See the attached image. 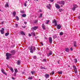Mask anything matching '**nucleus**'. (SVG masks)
Returning a JSON list of instances; mask_svg holds the SVG:
<instances>
[{
	"label": "nucleus",
	"instance_id": "3",
	"mask_svg": "<svg viewBox=\"0 0 80 80\" xmlns=\"http://www.w3.org/2000/svg\"><path fill=\"white\" fill-rule=\"evenodd\" d=\"M73 67L74 68L75 73H77V68L76 67V66H73Z\"/></svg>",
	"mask_w": 80,
	"mask_h": 80
},
{
	"label": "nucleus",
	"instance_id": "61",
	"mask_svg": "<svg viewBox=\"0 0 80 80\" xmlns=\"http://www.w3.org/2000/svg\"><path fill=\"white\" fill-rule=\"evenodd\" d=\"M28 0V1H29V0Z\"/></svg>",
	"mask_w": 80,
	"mask_h": 80
},
{
	"label": "nucleus",
	"instance_id": "63",
	"mask_svg": "<svg viewBox=\"0 0 80 80\" xmlns=\"http://www.w3.org/2000/svg\"><path fill=\"white\" fill-rule=\"evenodd\" d=\"M0 11H1V10H0Z\"/></svg>",
	"mask_w": 80,
	"mask_h": 80
},
{
	"label": "nucleus",
	"instance_id": "27",
	"mask_svg": "<svg viewBox=\"0 0 80 80\" xmlns=\"http://www.w3.org/2000/svg\"><path fill=\"white\" fill-rule=\"evenodd\" d=\"M8 35H9V33H6L5 34V36H6V37H7Z\"/></svg>",
	"mask_w": 80,
	"mask_h": 80
},
{
	"label": "nucleus",
	"instance_id": "12",
	"mask_svg": "<svg viewBox=\"0 0 80 80\" xmlns=\"http://www.w3.org/2000/svg\"><path fill=\"white\" fill-rule=\"evenodd\" d=\"M44 76H45V77L46 78H48L50 77V76L49 75V74H45Z\"/></svg>",
	"mask_w": 80,
	"mask_h": 80
},
{
	"label": "nucleus",
	"instance_id": "8",
	"mask_svg": "<svg viewBox=\"0 0 80 80\" xmlns=\"http://www.w3.org/2000/svg\"><path fill=\"white\" fill-rule=\"evenodd\" d=\"M54 23L55 26H57V21L55 19H54V21L52 22V23Z\"/></svg>",
	"mask_w": 80,
	"mask_h": 80
},
{
	"label": "nucleus",
	"instance_id": "18",
	"mask_svg": "<svg viewBox=\"0 0 80 80\" xmlns=\"http://www.w3.org/2000/svg\"><path fill=\"white\" fill-rule=\"evenodd\" d=\"M49 6H47V7L48 8V9H50V7H51V5L50 4H49Z\"/></svg>",
	"mask_w": 80,
	"mask_h": 80
},
{
	"label": "nucleus",
	"instance_id": "60",
	"mask_svg": "<svg viewBox=\"0 0 80 80\" xmlns=\"http://www.w3.org/2000/svg\"><path fill=\"white\" fill-rule=\"evenodd\" d=\"M61 7H63V6L61 5Z\"/></svg>",
	"mask_w": 80,
	"mask_h": 80
},
{
	"label": "nucleus",
	"instance_id": "22",
	"mask_svg": "<svg viewBox=\"0 0 80 80\" xmlns=\"http://www.w3.org/2000/svg\"><path fill=\"white\" fill-rule=\"evenodd\" d=\"M31 35H32L35 36V32H32L31 33Z\"/></svg>",
	"mask_w": 80,
	"mask_h": 80
},
{
	"label": "nucleus",
	"instance_id": "29",
	"mask_svg": "<svg viewBox=\"0 0 80 80\" xmlns=\"http://www.w3.org/2000/svg\"><path fill=\"white\" fill-rule=\"evenodd\" d=\"M27 1H25V3L24 4L25 7H27Z\"/></svg>",
	"mask_w": 80,
	"mask_h": 80
},
{
	"label": "nucleus",
	"instance_id": "21",
	"mask_svg": "<svg viewBox=\"0 0 80 80\" xmlns=\"http://www.w3.org/2000/svg\"><path fill=\"white\" fill-rule=\"evenodd\" d=\"M16 15V12L14 11L13 12V16L15 17V15Z\"/></svg>",
	"mask_w": 80,
	"mask_h": 80
},
{
	"label": "nucleus",
	"instance_id": "13",
	"mask_svg": "<svg viewBox=\"0 0 80 80\" xmlns=\"http://www.w3.org/2000/svg\"><path fill=\"white\" fill-rule=\"evenodd\" d=\"M38 27H34L32 28V29L34 30H36L37 29H38Z\"/></svg>",
	"mask_w": 80,
	"mask_h": 80
},
{
	"label": "nucleus",
	"instance_id": "19",
	"mask_svg": "<svg viewBox=\"0 0 80 80\" xmlns=\"http://www.w3.org/2000/svg\"><path fill=\"white\" fill-rule=\"evenodd\" d=\"M11 71V72H14V71L13 70V68H12V67H10V68H9Z\"/></svg>",
	"mask_w": 80,
	"mask_h": 80
},
{
	"label": "nucleus",
	"instance_id": "25",
	"mask_svg": "<svg viewBox=\"0 0 80 80\" xmlns=\"http://www.w3.org/2000/svg\"><path fill=\"white\" fill-rule=\"evenodd\" d=\"M20 64V61L18 60L17 63V65H19Z\"/></svg>",
	"mask_w": 80,
	"mask_h": 80
},
{
	"label": "nucleus",
	"instance_id": "36",
	"mask_svg": "<svg viewBox=\"0 0 80 80\" xmlns=\"http://www.w3.org/2000/svg\"><path fill=\"white\" fill-rule=\"evenodd\" d=\"M16 20H19V18H18V17L16 16Z\"/></svg>",
	"mask_w": 80,
	"mask_h": 80
},
{
	"label": "nucleus",
	"instance_id": "37",
	"mask_svg": "<svg viewBox=\"0 0 80 80\" xmlns=\"http://www.w3.org/2000/svg\"><path fill=\"white\" fill-rule=\"evenodd\" d=\"M20 12L22 13H25V11H21Z\"/></svg>",
	"mask_w": 80,
	"mask_h": 80
},
{
	"label": "nucleus",
	"instance_id": "4",
	"mask_svg": "<svg viewBox=\"0 0 80 80\" xmlns=\"http://www.w3.org/2000/svg\"><path fill=\"white\" fill-rule=\"evenodd\" d=\"M29 49L30 50L31 53H33V47H32V46H31L30 48H29Z\"/></svg>",
	"mask_w": 80,
	"mask_h": 80
},
{
	"label": "nucleus",
	"instance_id": "46",
	"mask_svg": "<svg viewBox=\"0 0 80 80\" xmlns=\"http://www.w3.org/2000/svg\"><path fill=\"white\" fill-rule=\"evenodd\" d=\"M70 49L71 51H73V48H70Z\"/></svg>",
	"mask_w": 80,
	"mask_h": 80
},
{
	"label": "nucleus",
	"instance_id": "35",
	"mask_svg": "<svg viewBox=\"0 0 80 80\" xmlns=\"http://www.w3.org/2000/svg\"><path fill=\"white\" fill-rule=\"evenodd\" d=\"M54 71H53L52 72V73H50V75H53V74H54Z\"/></svg>",
	"mask_w": 80,
	"mask_h": 80
},
{
	"label": "nucleus",
	"instance_id": "62",
	"mask_svg": "<svg viewBox=\"0 0 80 80\" xmlns=\"http://www.w3.org/2000/svg\"><path fill=\"white\" fill-rule=\"evenodd\" d=\"M33 32H34V31L33 30Z\"/></svg>",
	"mask_w": 80,
	"mask_h": 80
},
{
	"label": "nucleus",
	"instance_id": "5",
	"mask_svg": "<svg viewBox=\"0 0 80 80\" xmlns=\"http://www.w3.org/2000/svg\"><path fill=\"white\" fill-rule=\"evenodd\" d=\"M49 41L50 43L52 44V38L51 37H49Z\"/></svg>",
	"mask_w": 80,
	"mask_h": 80
},
{
	"label": "nucleus",
	"instance_id": "41",
	"mask_svg": "<svg viewBox=\"0 0 80 80\" xmlns=\"http://www.w3.org/2000/svg\"><path fill=\"white\" fill-rule=\"evenodd\" d=\"M37 22H38V21L37 20H36L34 22V23H37Z\"/></svg>",
	"mask_w": 80,
	"mask_h": 80
},
{
	"label": "nucleus",
	"instance_id": "40",
	"mask_svg": "<svg viewBox=\"0 0 80 80\" xmlns=\"http://www.w3.org/2000/svg\"><path fill=\"white\" fill-rule=\"evenodd\" d=\"M74 62L75 63H77V59H75Z\"/></svg>",
	"mask_w": 80,
	"mask_h": 80
},
{
	"label": "nucleus",
	"instance_id": "17",
	"mask_svg": "<svg viewBox=\"0 0 80 80\" xmlns=\"http://www.w3.org/2000/svg\"><path fill=\"white\" fill-rule=\"evenodd\" d=\"M42 27L43 30H45V27L44 24H42Z\"/></svg>",
	"mask_w": 80,
	"mask_h": 80
},
{
	"label": "nucleus",
	"instance_id": "26",
	"mask_svg": "<svg viewBox=\"0 0 80 80\" xmlns=\"http://www.w3.org/2000/svg\"><path fill=\"white\" fill-rule=\"evenodd\" d=\"M27 16V15L25 14H23L22 15V17H25Z\"/></svg>",
	"mask_w": 80,
	"mask_h": 80
},
{
	"label": "nucleus",
	"instance_id": "7",
	"mask_svg": "<svg viewBox=\"0 0 80 80\" xmlns=\"http://www.w3.org/2000/svg\"><path fill=\"white\" fill-rule=\"evenodd\" d=\"M52 55V52L51 51H49V52L48 54H47V55L48 57H49L50 55Z\"/></svg>",
	"mask_w": 80,
	"mask_h": 80
},
{
	"label": "nucleus",
	"instance_id": "59",
	"mask_svg": "<svg viewBox=\"0 0 80 80\" xmlns=\"http://www.w3.org/2000/svg\"><path fill=\"white\" fill-rule=\"evenodd\" d=\"M68 67H70V66H68Z\"/></svg>",
	"mask_w": 80,
	"mask_h": 80
},
{
	"label": "nucleus",
	"instance_id": "15",
	"mask_svg": "<svg viewBox=\"0 0 80 80\" xmlns=\"http://www.w3.org/2000/svg\"><path fill=\"white\" fill-rule=\"evenodd\" d=\"M73 45L74 47H77V42L76 41H74L73 42Z\"/></svg>",
	"mask_w": 80,
	"mask_h": 80
},
{
	"label": "nucleus",
	"instance_id": "51",
	"mask_svg": "<svg viewBox=\"0 0 80 80\" xmlns=\"http://www.w3.org/2000/svg\"><path fill=\"white\" fill-rule=\"evenodd\" d=\"M41 44L42 46L43 45V44L42 42L41 43Z\"/></svg>",
	"mask_w": 80,
	"mask_h": 80
},
{
	"label": "nucleus",
	"instance_id": "47",
	"mask_svg": "<svg viewBox=\"0 0 80 80\" xmlns=\"http://www.w3.org/2000/svg\"><path fill=\"white\" fill-rule=\"evenodd\" d=\"M33 58H34V59H35L36 58V56H34Z\"/></svg>",
	"mask_w": 80,
	"mask_h": 80
},
{
	"label": "nucleus",
	"instance_id": "1",
	"mask_svg": "<svg viewBox=\"0 0 80 80\" xmlns=\"http://www.w3.org/2000/svg\"><path fill=\"white\" fill-rule=\"evenodd\" d=\"M10 52L11 54H10L8 52L6 53V55L7 57V60H8L11 56H12V55H15V53H16V52L15 51V50H12L10 51Z\"/></svg>",
	"mask_w": 80,
	"mask_h": 80
},
{
	"label": "nucleus",
	"instance_id": "31",
	"mask_svg": "<svg viewBox=\"0 0 80 80\" xmlns=\"http://www.w3.org/2000/svg\"><path fill=\"white\" fill-rule=\"evenodd\" d=\"M59 35H63V32H61Z\"/></svg>",
	"mask_w": 80,
	"mask_h": 80
},
{
	"label": "nucleus",
	"instance_id": "42",
	"mask_svg": "<svg viewBox=\"0 0 80 80\" xmlns=\"http://www.w3.org/2000/svg\"><path fill=\"white\" fill-rule=\"evenodd\" d=\"M41 17H42V14H40V17H39V18H41Z\"/></svg>",
	"mask_w": 80,
	"mask_h": 80
},
{
	"label": "nucleus",
	"instance_id": "49",
	"mask_svg": "<svg viewBox=\"0 0 80 80\" xmlns=\"http://www.w3.org/2000/svg\"><path fill=\"white\" fill-rule=\"evenodd\" d=\"M1 24H2V25L3 24V22H1Z\"/></svg>",
	"mask_w": 80,
	"mask_h": 80
},
{
	"label": "nucleus",
	"instance_id": "43",
	"mask_svg": "<svg viewBox=\"0 0 80 80\" xmlns=\"http://www.w3.org/2000/svg\"><path fill=\"white\" fill-rule=\"evenodd\" d=\"M16 27H18V24H15Z\"/></svg>",
	"mask_w": 80,
	"mask_h": 80
},
{
	"label": "nucleus",
	"instance_id": "14",
	"mask_svg": "<svg viewBox=\"0 0 80 80\" xmlns=\"http://www.w3.org/2000/svg\"><path fill=\"white\" fill-rule=\"evenodd\" d=\"M5 7L6 8H7V7L8 8L9 7V5H8V2L6 3V4L5 5Z\"/></svg>",
	"mask_w": 80,
	"mask_h": 80
},
{
	"label": "nucleus",
	"instance_id": "24",
	"mask_svg": "<svg viewBox=\"0 0 80 80\" xmlns=\"http://www.w3.org/2000/svg\"><path fill=\"white\" fill-rule=\"evenodd\" d=\"M20 33L21 34V35H25V33L23 32V31H21L20 32Z\"/></svg>",
	"mask_w": 80,
	"mask_h": 80
},
{
	"label": "nucleus",
	"instance_id": "34",
	"mask_svg": "<svg viewBox=\"0 0 80 80\" xmlns=\"http://www.w3.org/2000/svg\"><path fill=\"white\" fill-rule=\"evenodd\" d=\"M42 62H47V59H43L42 60Z\"/></svg>",
	"mask_w": 80,
	"mask_h": 80
},
{
	"label": "nucleus",
	"instance_id": "48",
	"mask_svg": "<svg viewBox=\"0 0 80 80\" xmlns=\"http://www.w3.org/2000/svg\"><path fill=\"white\" fill-rule=\"evenodd\" d=\"M33 50H34V51H35V47H34L33 48Z\"/></svg>",
	"mask_w": 80,
	"mask_h": 80
},
{
	"label": "nucleus",
	"instance_id": "32",
	"mask_svg": "<svg viewBox=\"0 0 80 80\" xmlns=\"http://www.w3.org/2000/svg\"><path fill=\"white\" fill-rule=\"evenodd\" d=\"M41 69H44V70H46V68H44L42 66H41L40 67Z\"/></svg>",
	"mask_w": 80,
	"mask_h": 80
},
{
	"label": "nucleus",
	"instance_id": "64",
	"mask_svg": "<svg viewBox=\"0 0 80 80\" xmlns=\"http://www.w3.org/2000/svg\"><path fill=\"white\" fill-rule=\"evenodd\" d=\"M16 75V74L15 75V76Z\"/></svg>",
	"mask_w": 80,
	"mask_h": 80
},
{
	"label": "nucleus",
	"instance_id": "56",
	"mask_svg": "<svg viewBox=\"0 0 80 80\" xmlns=\"http://www.w3.org/2000/svg\"><path fill=\"white\" fill-rule=\"evenodd\" d=\"M22 74H24V72H22Z\"/></svg>",
	"mask_w": 80,
	"mask_h": 80
},
{
	"label": "nucleus",
	"instance_id": "50",
	"mask_svg": "<svg viewBox=\"0 0 80 80\" xmlns=\"http://www.w3.org/2000/svg\"><path fill=\"white\" fill-rule=\"evenodd\" d=\"M24 23L25 24H27V22H24Z\"/></svg>",
	"mask_w": 80,
	"mask_h": 80
},
{
	"label": "nucleus",
	"instance_id": "30",
	"mask_svg": "<svg viewBox=\"0 0 80 80\" xmlns=\"http://www.w3.org/2000/svg\"><path fill=\"white\" fill-rule=\"evenodd\" d=\"M15 73H17V72H18V70H17V69L15 68Z\"/></svg>",
	"mask_w": 80,
	"mask_h": 80
},
{
	"label": "nucleus",
	"instance_id": "58",
	"mask_svg": "<svg viewBox=\"0 0 80 80\" xmlns=\"http://www.w3.org/2000/svg\"><path fill=\"white\" fill-rule=\"evenodd\" d=\"M58 63H59V61H58Z\"/></svg>",
	"mask_w": 80,
	"mask_h": 80
},
{
	"label": "nucleus",
	"instance_id": "2",
	"mask_svg": "<svg viewBox=\"0 0 80 80\" xmlns=\"http://www.w3.org/2000/svg\"><path fill=\"white\" fill-rule=\"evenodd\" d=\"M78 7V6L77 5H74L73 6V8H72V10H73V11H75V8H77Z\"/></svg>",
	"mask_w": 80,
	"mask_h": 80
},
{
	"label": "nucleus",
	"instance_id": "16",
	"mask_svg": "<svg viewBox=\"0 0 80 80\" xmlns=\"http://www.w3.org/2000/svg\"><path fill=\"white\" fill-rule=\"evenodd\" d=\"M1 71L2 73H3V74H4L5 75H6V73L5 72V71H4V70L3 69H2Z\"/></svg>",
	"mask_w": 80,
	"mask_h": 80
},
{
	"label": "nucleus",
	"instance_id": "53",
	"mask_svg": "<svg viewBox=\"0 0 80 80\" xmlns=\"http://www.w3.org/2000/svg\"><path fill=\"white\" fill-rule=\"evenodd\" d=\"M39 12H42V11L41 10H40Z\"/></svg>",
	"mask_w": 80,
	"mask_h": 80
},
{
	"label": "nucleus",
	"instance_id": "39",
	"mask_svg": "<svg viewBox=\"0 0 80 80\" xmlns=\"http://www.w3.org/2000/svg\"><path fill=\"white\" fill-rule=\"evenodd\" d=\"M59 11L60 12H62L63 11V9H59Z\"/></svg>",
	"mask_w": 80,
	"mask_h": 80
},
{
	"label": "nucleus",
	"instance_id": "6",
	"mask_svg": "<svg viewBox=\"0 0 80 80\" xmlns=\"http://www.w3.org/2000/svg\"><path fill=\"white\" fill-rule=\"evenodd\" d=\"M4 31H5V29H4V28H2L1 30H0L1 33V34H4Z\"/></svg>",
	"mask_w": 80,
	"mask_h": 80
},
{
	"label": "nucleus",
	"instance_id": "28",
	"mask_svg": "<svg viewBox=\"0 0 80 80\" xmlns=\"http://www.w3.org/2000/svg\"><path fill=\"white\" fill-rule=\"evenodd\" d=\"M31 73L32 74V75H34V73H35V71H31Z\"/></svg>",
	"mask_w": 80,
	"mask_h": 80
},
{
	"label": "nucleus",
	"instance_id": "38",
	"mask_svg": "<svg viewBox=\"0 0 80 80\" xmlns=\"http://www.w3.org/2000/svg\"><path fill=\"white\" fill-rule=\"evenodd\" d=\"M47 21V22H46V24H48V23L50 22V21L49 20H48Z\"/></svg>",
	"mask_w": 80,
	"mask_h": 80
},
{
	"label": "nucleus",
	"instance_id": "52",
	"mask_svg": "<svg viewBox=\"0 0 80 80\" xmlns=\"http://www.w3.org/2000/svg\"><path fill=\"white\" fill-rule=\"evenodd\" d=\"M12 80H14L15 78H13V77H12Z\"/></svg>",
	"mask_w": 80,
	"mask_h": 80
},
{
	"label": "nucleus",
	"instance_id": "54",
	"mask_svg": "<svg viewBox=\"0 0 80 80\" xmlns=\"http://www.w3.org/2000/svg\"><path fill=\"white\" fill-rule=\"evenodd\" d=\"M78 18H79V19H80V16H79L78 17Z\"/></svg>",
	"mask_w": 80,
	"mask_h": 80
},
{
	"label": "nucleus",
	"instance_id": "11",
	"mask_svg": "<svg viewBox=\"0 0 80 80\" xmlns=\"http://www.w3.org/2000/svg\"><path fill=\"white\" fill-rule=\"evenodd\" d=\"M59 4L61 5H64L65 4V1H61L59 2Z\"/></svg>",
	"mask_w": 80,
	"mask_h": 80
},
{
	"label": "nucleus",
	"instance_id": "9",
	"mask_svg": "<svg viewBox=\"0 0 80 80\" xmlns=\"http://www.w3.org/2000/svg\"><path fill=\"white\" fill-rule=\"evenodd\" d=\"M61 27H62V26H61V25L60 24H58L57 25V29H60Z\"/></svg>",
	"mask_w": 80,
	"mask_h": 80
},
{
	"label": "nucleus",
	"instance_id": "44",
	"mask_svg": "<svg viewBox=\"0 0 80 80\" xmlns=\"http://www.w3.org/2000/svg\"><path fill=\"white\" fill-rule=\"evenodd\" d=\"M28 36L29 37H31L32 36V34H28Z\"/></svg>",
	"mask_w": 80,
	"mask_h": 80
},
{
	"label": "nucleus",
	"instance_id": "23",
	"mask_svg": "<svg viewBox=\"0 0 80 80\" xmlns=\"http://www.w3.org/2000/svg\"><path fill=\"white\" fill-rule=\"evenodd\" d=\"M65 51L67 52H69V49H68V48H66L65 49Z\"/></svg>",
	"mask_w": 80,
	"mask_h": 80
},
{
	"label": "nucleus",
	"instance_id": "20",
	"mask_svg": "<svg viewBox=\"0 0 80 80\" xmlns=\"http://www.w3.org/2000/svg\"><path fill=\"white\" fill-rule=\"evenodd\" d=\"M62 73H63V72H62V71H58V74H62Z\"/></svg>",
	"mask_w": 80,
	"mask_h": 80
},
{
	"label": "nucleus",
	"instance_id": "57",
	"mask_svg": "<svg viewBox=\"0 0 80 80\" xmlns=\"http://www.w3.org/2000/svg\"><path fill=\"white\" fill-rule=\"evenodd\" d=\"M36 0V1H38V0Z\"/></svg>",
	"mask_w": 80,
	"mask_h": 80
},
{
	"label": "nucleus",
	"instance_id": "55",
	"mask_svg": "<svg viewBox=\"0 0 80 80\" xmlns=\"http://www.w3.org/2000/svg\"><path fill=\"white\" fill-rule=\"evenodd\" d=\"M23 28H26V26H24Z\"/></svg>",
	"mask_w": 80,
	"mask_h": 80
},
{
	"label": "nucleus",
	"instance_id": "10",
	"mask_svg": "<svg viewBox=\"0 0 80 80\" xmlns=\"http://www.w3.org/2000/svg\"><path fill=\"white\" fill-rule=\"evenodd\" d=\"M55 6L57 8H58V9H59L60 7L59 6V5L57 4H55Z\"/></svg>",
	"mask_w": 80,
	"mask_h": 80
},
{
	"label": "nucleus",
	"instance_id": "45",
	"mask_svg": "<svg viewBox=\"0 0 80 80\" xmlns=\"http://www.w3.org/2000/svg\"><path fill=\"white\" fill-rule=\"evenodd\" d=\"M50 2H53L54 0H49Z\"/></svg>",
	"mask_w": 80,
	"mask_h": 80
},
{
	"label": "nucleus",
	"instance_id": "33",
	"mask_svg": "<svg viewBox=\"0 0 80 80\" xmlns=\"http://www.w3.org/2000/svg\"><path fill=\"white\" fill-rule=\"evenodd\" d=\"M28 79L29 80H32V77H29L28 78Z\"/></svg>",
	"mask_w": 80,
	"mask_h": 80
}]
</instances>
